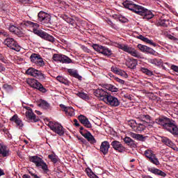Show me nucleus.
Returning <instances> with one entry per match:
<instances>
[{
  "label": "nucleus",
  "mask_w": 178,
  "mask_h": 178,
  "mask_svg": "<svg viewBox=\"0 0 178 178\" xmlns=\"http://www.w3.org/2000/svg\"><path fill=\"white\" fill-rule=\"evenodd\" d=\"M161 141L163 143V144H165L168 147H170V148L173 149L174 151H177V147H176V145L173 143V142H172V140H170V139H169L168 138L161 137Z\"/></svg>",
  "instance_id": "obj_22"
},
{
  "label": "nucleus",
  "mask_w": 178,
  "mask_h": 178,
  "mask_svg": "<svg viewBox=\"0 0 178 178\" xmlns=\"http://www.w3.org/2000/svg\"><path fill=\"white\" fill-rule=\"evenodd\" d=\"M140 118L143 122H146V123H150L151 124L154 123L152 118H151V116H149V115H142Z\"/></svg>",
  "instance_id": "obj_33"
},
{
  "label": "nucleus",
  "mask_w": 178,
  "mask_h": 178,
  "mask_svg": "<svg viewBox=\"0 0 178 178\" xmlns=\"http://www.w3.org/2000/svg\"><path fill=\"white\" fill-rule=\"evenodd\" d=\"M56 80H58V81H59L60 83H62L63 84H66L67 83L66 79H65V78H63L61 76H58L56 77Z\"/></svg>",
  "instance_id": "obj_47"
},
{
  "label": "nucleus",
  "mask_w": 178,
  "mask_h": 178,
  "mask_svg": "<svg viewBox=\"0 0 178 178\" xmlns=\"http://www.w3.org/2000/svg\"><path fill=\"white\" fill-rule=\"evenodd\" d=\"M3 88L7 91H10L11 90H13L12 86L8 84L3 85Z\"/></svg>",
  "instance_id": "obj_49"
},
{
  "label": "nucleus",
  "mask_w": 178,
  "mask_h": 178,
  "mask_svg": "<svg viewBox=\"0 0 178 178\" xmlns=\"http://www.w3.org/2000/svg\"><path fill=\"white\" fill-rule=\"evenodd\" d=\"M38 17L42 24H49L51 23V15L48 13L40 11L38 15Z\"/></svg>",
  "instance_id": "obj_14"
},
{
  "label": "nucleus",
  "mask_w": 178,
  "mask_h": 178,
  "mask_svg": "<svg viewBox=\"0 0 178 178\" xmlns=\"http://www.w3.org/2000/svg\"><path fill=\"white\" fill-rule=\"evenodd\" d=\"M40 54H32L31 55V62H32V63H36L37 60H38V58H40Z\"/></svg>",
  "instance_id": "obj_38"
},
{
  "label": "nucleus",
  "mask_w": 178,
  "mask_h": 178,
  "mask_svg": "<svg viewBox=\"0 0 178 178\" xmlns=\"http://www.w3.org/2000/svg\"><path fill=\"white\" fill-rule=\"evenodd\" d=\"M5 175V172L2 170V169L0 168V176H3Z\"/></svg>",
  "instance_id": "obj_61"
},
{
  "label": "nucleus",
  "mask_w": 178,
  "mask_h": 178,
  "mask_svg": "<svg viewBox=\"0 0 178 178\" xmlns=\"http://www.w3.org/2000/svg\"><path fill=\"white\" fill-rule=\"evenodd\" d=\"M27 84L32 87V88H35L36 90H39L41 92H47V89L44 88L42 84L40 83L37 79H29L26 81Z\"/></svg>",
  "instance_id": "obj_11"
},
{
  "label": "nucleus",
  "mask_w": 178,
  "mask_h": 178,
  "mask_svg": "<svg viewBox=\"0 0 178 178\" xmlns=\"http://www.w3.org/2000/svg\"><path fill=\"white\" fill-rule=\"evenodd\" d=\"M123 6L129 10H132L137 15H140V16H143V19L146 20H150L152 19L155 15L152 13V11L148 10L145 8L135 4L131 1L126 0L122 3Z\"/></svg>",
  "instance_id": "obj_1"
},
{
  "label": "nucleus",
  "mask_w": 178,
  "mask_h": 178,
  "mask_svg": "<svg viewBox=\"0 0 178 178\" xmlns=\"http://www.w3.org/2000/svg\"><path fill=\"white\" fill-rule=\"evenodd\" d=\"M94 95H95V97H97V98H99L100 101H103V102H104L108 95H109V93H108L102 88H98L94 92Z\"/></svg>",
  "instance_id": "obj_16"
},
{
  "label": "nucleus",
  "mask_w": 178,
  "mask_h": 178,
  "mask_svg": "<svg viewBox=\"0 0 178 178\" xmlns=\"http://www.w3.org/2000/svg\"><path fill=\"white\" fill-rule=\"evenodd\" d=\"M145 156L149 159V162L154 163V165H159V160H158V158H156V156L155 155V154H154V152H152V150H145Z\"/></svg>",
  "instance_id": "obj_13"
},
{
  "label": "nucleus",
  "mask_w": 178,
  "mask_h": 178,
  "mask_svg": "<svg viewBox=\"0 0 178 178\" xmlns=\"http://www.w3.org/2000/svg\"><path fill=\"white\" fill-rule=\"evenodd\" d=\"M8 30L11 33H14V34H16L17 35H20V34H22V31H20V29L13 25H10L8 28Z\"/></svg>",
  "instance_id": "obj_30"
},
{
  "label": "nucleus",
  "mask_w": 178,
  "mask_h": 178,
  "mask_svg": "<svg viewBox=\"0 0 178 178\" xmlns=\"http://www.w3.org/2000/svg\"><path fill=\"white\" fill-rule=\"evenodd\" d=\"M113 79H114L115 81H116L121 86H123L124 84V81L123 79H121L117 76H113Z\"/></svg>",
  "instance_id": "obj_46"
},
{
  "label": "nucleus",
  "mask_w": 178,
  "mask_h": 178,
  "mask_svg": "<svg viewBox=\"0 0 178 178\" xmlns=\"http://www.w3.org/2000/svg\"><path fill=\"white\" fill-rule=\"evenodd\" d=\"M23 115H25L27 122H38L40 119L35 116L33 112V109L29 106H24L22 109Z\"/></svg>",
  "instance_id": "obj_6"
},
{
  "label": "nucleus",
  "mask_w": 178,
  "mask_h": 178,
  "mask_svg": "<svg viewBox=\"0 0 178 178\" xmlns=\"http://www.w3.org/2000/svg\"><path fill=\"white\" fill-rule=\"evenodd\" d=\"M111 145L113 148L118 152H124V151H126L124 146H123V145H122V143L118 140L113 141L111 143Z\"/></svg>",
  "instance_id": "obj_20"
},
{
  "label": "nucleus",
  "mask_w": 178,
  "mask_h": 178,
  "mask_svg": "<svg viewBox=\"0 0 178 178\" xmlns=\"http://www.w3.org/2000/svg\"><path fill=\"white\" fill-rule=\"evenodd\" d=\"M104 104L108 105V106H112L116 108V106H119L120 105V102L118 97L113 96L110 94L104 99Z\"/></svg>",
  "instance_id": "obj_12"
},
{
  "label": "nucleus",
  "mask_w": 178,
  "mask_h": 178,
  "mask_svg": "<svg viewBox=\"0 0 178 178\" xmlns=\"http://www.w3.org/2000/svg\"><path fill=\"white\" fill-rule=\"evenodd\" d=\"M10 120L13 122V123H15L17 127H19V129H23V126L24 124H23V121L19 117H17V115H13Z\"/></svg>",
  "instance_id": "obj_23"
},
{
  "label": "nucleus",
  "mask_w": 178,
  "mask_h": 178,
  "mask_svg": "<svg viewBox=\"0 0 178 178\" xmlns=\"http://www.w3.org/2000/svg\"><path fill=\"white\" fill-rule=\"evenodd\" d=\"M155 122L160 126H162L163 129H165L167 131L171 133L174 136H178V127L176 124V122L170 120V119L165 117H161L156 119Z\"/></svg>",
  "instance_id": "obj_2"
},
{
  "label": "nucleus",
  "mask_w": 178,
  "mask_h": 178,
  "mask_svg": "<svg viewBox=\"0 0 178 178\" xmlns=\"http://www.w3.org/2000/svg\"><path fill=\"white\" fill-rule=\"evenodd\" d=\"M29 161L30 162L34 163L36 168L42 169L44 172H48V165H47V163H45V161H44V160H42L40 157H38V156H30Z\"/></svg>",
  "instance_id": "obj_4"
},
{
  "label": "nucleus",
  "mask_w": 178,
  "mask_h": 178,
  "mask_svg": "<svg viewBox=\"0 0 178 178\" xmlns=\"http://www.w3.org/2000/svg\"><path fill=\"white\" fill-rule=\"evenodd\" d=\"M48 158L53 162V163H56V162H58V156H56L55 153L49 154Z\"/></svg>",
  "instance_id": "obj_37"
},
{
  "label": "nucleus",
  "mask_w": 178,
  "mask_h": 178,
  "mask_svg": "<svg viewBox=\"0 0 178 178\" xmlns=\"http://www.w3.org/2000/svg\"><path fill=\"white\" fill-rule=\"evenodd\" d=\"M172 40H174V41H177V38H175V37H172Z\"/></svg>",
  "instance_id": "obj_64"
},
{
  "label": "nucleus",
  "mask_w": 178,
  "mask_h": 178,
  "mask_svg": "<svg viewBox=\"0 0 178 178\" xmlns=\"http://www.w3.org/2000/svg\"><path fill=\"white\" fill-rule=\"evenodd\" d=\"M68 73H70V76H73V77H75V79H78V80L81 81L83 79V77L79 74L77 70H76L69 69Z\"/></svg>",
  "instance_id": "obj_29"
},
{
  "label": "nucleus",
  "mask_w": 178,
  "mask_h": 178,
  "mask_svg": "<svg viewBox=\"0 0 178 178\" xmlns=\"http://www.w3.org/2000/svg\"><path fill=\"white\" fill-rule=\"evenodd\" d=\"M137 65H138V62L134 58H129L126 62V65L129 69H136Z\"/></svg>",
  "instance_id": "obj_26"
},
{
  "label": "nucleus",
  "mask_w": 178,
  "mask_h": 178,
  "mask_svg": "<svg viewBox=\"0 0 178 178\" xmlns=\"http://www.w3.org/2000/svg\"><path fill=\"white\" fill-rule=\"evenodd\" d=\"M138 38L141 40V41L146 42V44H149L150 45H152V47H156V43L154 42L152 40L148 39L147 38L143 36V35L138 36Z\"/></svg>",
  "instance_id": "obj_28"
},
{
  "label": "nucleus",
  "mask_w": 178,
  "mask_h": 178,
  "mask_svg": "<svg viewBox=\"0 0 178 178\" xmlns=\"http://www.w3.org/2000/svg\"><path fill=\"white\" fill-rule=\"evenodd\" d=\"M26 74L28 76H31L32 77H35L40 81H44L45 80V75L42 73V72L33 67H30L26 70Z\"/></svg>",
  "instance_id": "obj_7"
},
{
  "label": "nucleus",
  "mask_w": 178,
  "mask_h": 178,
  "mask_svg": "<svg viewBox=\"0 0 178 178\" xmlns=\"http://www.w3.org/2000/svg\"><path fill=\"white\" fill-rule=\"evenodd\" d=\"M148 170L151 173H153V175H157L158 176H162V177H166V173H165L164 172L158 168H149Z\"/></svg>",
  "instance_id": "obj_27"
},
{
  "label": "nucleus",
  "mask_w": 178,
  "mask_h": 178,
  "mask_svg": "<svg viewBox=\"0 0 178 178\" xmlns=\"http://www.w3.org/2000/svg\"><path fill=\"white\" fill-rule=\"evenodd\" d=\"M58 6L60 8H66V3H65V1H61Z\"/></svg>",
  "instance_id": "obj_55"
},
{
  "label": "nucleus",
  "mask_w": 178,
  "mask_h": 178,
  "mask_svg": "<svg viewBox=\"0 0 178 178\" xmlns=\"http://www.w3.org/2000/svg\"><path fill=\"white\" fill-rule=\"evenodd\" d=\"M49 129L52 130L54 133H56L58 136H63L65 134V129L58 122H49L48 124Z\"/></svg>",
  "instance_id": "obj_8"
},
{
  "label": "nucleus",
  "mask_w": 178,
  "mask_h": 178,
  "mask_svg": "<svg viewBox=\"0 0 178 178\" xmlns=\"http://www.w3.org/2000/svg\"><path fill=\"white\" fill-rule=\"evenodd\" d=\"M35 113H37V115H42L40 111H35Z\"/></svg>",
  "instance_id": "obj_63"
},
{
  "label": "nucleus",
  "mask_w": 178,
  "mask_h": 178,
  "mask_svg": "<svg viewBox=\"0 0 178 178\" xmlns=\"http://www.w3.org/2000/svg\"><path fill=\"white\" fill-rule=\"evenodd\" d=\"M106 89L108 90V91H111V92H118V91H119V89L118 88L111 84L106 86Z\"/></svg>",
  "instance_id": "obj_39"
},
{
  "label": "nucleus",
  "mask_w": 178,
  "mask_h": 178,
  "mask_svg": "<svg viewBox=\"0 0 178 178\" xmlns=\"http://www.w3.org/2000/svg\"><path fill=\"white\" fill-rule=\"evenodd\" d=\"M22 178H31V177H30V175H29L25 174L22 176Z\"/></svg>",
  "instance_id": "obj_59"
},
{
  "label": "nucleus",
  "mask_w": 178,
  "mask_h": 178,
  "mask_svg": "<svg viewBox=\"0 0 178 178\" xmlns=\"http://www.w3.org/2000/svg\"><path fill=\"white\" fill-rule=\"evenodd\" d=\"M171 69L176 73H178V66L177 65H171Z\"/></svg>",
  "instance_id": "obj_50"
},
{
  "label": "nucleus",
  "mask_w": 178,
  "mask_h": 178,
  "mask_svg": "<svg viewBox=\"0 0 178 178\" xmlns=\"http://www.w3.org/2000/svg\"><path fill=\"white\" fill-rule=\"evenodd\" d=\"M60 108L63 109L64 112H65L66 115L68 116H74V109L70 106H66L64 104H60Z\"/></svg>",
  "instance_id": "obj_24"
},
{
  "label": "nucleus",
  "mask_w": 178,
  "mask_h": 178,
  "mask_svg": "<svg viewBox=\"0 0 178 178\" xmlns=\"http://www.w3.org/2000/svg\"><path fill=\"white\" fill-rule=\"evenodd\" d=\"M63 19L65 22H67V23H68L69 24H71V26H76V21H74V19L67 17V16H65V17H63Z\"/></svg>",
  "instance_id": "obj_36"
},
{
  "label": "nucleus",
  "mask_w": 178,
  "mask_h": 178,
  "mask_svg": "<svg viewBox=\"0 0 178 178\" xmlns=\"http://www.w3.org/2000/svg\"><path fill=\"white\" fill-rule=\"evenodd\" d=\"M4 45H6L10 49H13V51H16V52L20 51V45L17 44V42L15 40V39L12 38H7L3 41Z\"/></svg>",
  "instance_id": "obj_10"
},
{
  "label": "nucleus",
  "mask_w": 178,
  "mask_h": 178,
  "mask_svg": "<svg viewBox=\"0 0 178 178\" xmlns=\"http://www.w3.org/2000/svg\"><path fill=\"white\" fill-rule=\"evenodd\" d=\"M117 47L119 49H122L124 52H127L131 55V56H134V58H138V59H141V54L137 51V50L134 49L132 47H130L127 44H118Z\"/></svg>",
  "instance_id": "obj_5"
},
{
  "label": "nucleus",
  "mask_w": 178,
  "mask_h": 178,
  "mask_svg": "<svg viewBox=\"0 0 178 178\" xmlns=\"http://www.w3.org/2000/svg\"><path fill=\"white\" fill-rule=\"evenodd\" d=\"M108 24H109V26H111V27H113V29H116L115 25L113 24V22H112V21L108 20Z\"/></svg>",
  "instance_id": "obj_54"
},
{
  "label": "nucleus",
  "mask_w": 178,
  "mask_h": 178,
  "mask_svg": "<svg viewBox=\"0 0 178 178\" xmlns=\"http://www.w3.org/2000/svg\"><path fill=\"white\" fill-rule=\"evenodd\" d=\"M40 106L44 108V109H48V108H49V104L46 101L42 100L40 102Z\"/></svg>",
  "instance_id": "obj_44"
},
{
  "label": "nucleus",
  "mask_w": 178,
  "mask_h": 178,
  "mask_svg": "<svg viewBox=\"0 0 178 178\" xmlns=\"http://www.w3.org/2000/svg\"><path fill=\"white\" fill-rule=\"evenodd\" d=\"M78 119L79 122L85 126V127H87L88 129H91L92 127V125H91V122L88 120V118L87 117L81 115L78 117Z\"/></svg>",
  "instance_id": "obj_21"
},
{
  "label": "nucleus",
  "mask_w": 178,
  "mask_h": 178,
  "mask_svg": "<svg viewBox=\"0 0 178 178\" xmlns=\"http://www.w3.org/2000/svg\"><path fill=\"white\" fill-rule=\"evenodd\" d=\"M124 97L127 98V99H129V101H131L133 99V96L131 95H125Z\"/></svg>",
  "instance_id": "obj_57"
},
{
  "label": "nucleus",
  "mask_w": 178,
  "mask_h": 178,
  "mask_svg": "<svg viewBox=\"0 0 178 178\" xmlns=\"http://www.w3.org/2000/svg\"><path fill=\"white\" fill-rule=\"evenodd\" d=\"M111 145H109V142L108 141H104L102 143V145L100 146V151L104 154V155H106V153L109 152V148Z\"/></svg>",
  "instance_id": "obj_25"
},
{
  "label": "nucleus",
  "mask_w": 178,
  "mask_h": 178,
  "mask_svg": "<svg viewBox=\"0 0 178 178\" xmlns=\"http://www.w3.org/2000/svg\"><path fill=\"white\" fill-rule=\"evenodd\" d=\"M117 74H118V76L124 77V79H127L129 77V74H127V72L122 70H119Z\"/></svg>",
  "instance_id": "obj_43"
},
{
  "label": "nucleus",
  "mask_w": 178,
  "mask_h": 178,
  "mask_svg": "<svg viewBox=\"0 0 178 178\" xmlns=\"http://www.w3.org/2000/svg\"><path fill=\"white\" fill-rule=\"evenodd\" d=\"M119 70H120V69L118 68L117 67H111V72H113L115 74H118Z\"/></svg>",
  "instance_id": "obj_48"
},
{
  "label": "nucleus",
  "mask_w": 178,
  "mask_h": 178,
  "mask_svg": "<svg viewBox=\"0 0 178 178\" xmlns=\"http://www.w3.org/2000/svg\"><path fill=\"white\" fill-rule=\"evenodd\" d=\"M62 58V54H54L53 59L56 62H60V59Z\"/></svg>",
  "instance_id": "obj_45"
},
{
  "label": "nucleus",
  "mask_w": 178,
  "mask_h": 178,
  "mask_svg": "<svg viewBox=\"0 0 178 178\" xmlns=\"http://www.w3.org/2000/svg\"><path fill=\"white\" fill-rule=\"evenodd\" d=\"M74 122L75 123V126H76V127L80 126V124H79V122L77 121V120H74Z\"/></svg>",
  "instance_id": "obj_60"
},
{
  "label": "nucleus",
  "mask_w": 178,
  "mask_h": 178,
  "mask_svg": "<svg viewBox=\"0 0 178 178\" xmlns=\"http://www.w3.org/2000/svg\"><path fill=\"white\" fill-rule=\"evenodd\" d=\"M124 142L128 145H132V144H134V141H133V139H131L130 137H125L124 138Z\"/></svg>",
  "instance_id": "obj_42"
},
{
  "label": "nucleus",
  "mask_w": 178,
  "mask_h": 178,
  "mask_svg": "<svg viewBox=\"0 0 178 178\" xmlns=\"http://www.w3.org/2000/svg\"><path fill=\"white\" fill-rule=\"evenodd\" d=\"M133 137L134 138H136V140H141L143 138V136L140 134H134Z\"/></svg>",
  "instance_id": "obj_51"
},
{
  "label": "nucleus",
  "mask_w": 178,
  "mask_h": 178,
  "mask_svg": "<svg viewBox=\"0 0 178 178\" xmlns=\"http://www.w3.org/2000/svg\"><path fill=\"white\" fill-rule=\"evenodd\" d=\"M119 20L122 23H126V22H127V19H126L125 17H120Z\"/></svg>",
  "instance_id": "obj_56"
},
{
  "label": "nucleus",
  "mask_w": 178,
  "mask_h": 178,
  "mask_svg": "<svg viewBox=\"0 0 178 178\" xmlns=\"http://www.w3.org/2000/svg\"><path fill=\"white\" fill-rule=\"evenodd\" d=\"M78 139L79 140V141H81V143H83V144H85L86 143V139L83 138H78Z\"/></svg>",
  "instance_id": "obj_58"
},
{
  "label": "nucleus",
  "mask_w": 178,
  "mask_h": 178,
  "mask_svg": "<svg viewBox=\"0 0 178 178\" xmlns=\"http://www.w3.org/2000/svg\"><path fill=\"white\" fill-rule=\"evenodd\" d=\"M92 48L93 49H95V51H96V52H99L104 56L109 57L111 56V55H113L112 50L106 47L95 44L92 45Z\"/></svg>",
  "instance_id": "obj_9"
},
{
  "label": "nucleus",
  "mask_w": 178,
  "mask_h": 178,
  "mask_svg": "<svg viewBox=\"0 0 178 178\" xmlns=\"http://www.w3.org/2000/svg\"><path fill=\"white\" fill-rule=\"evenodd\" d=\"M84 51L85 52H90V49H88V48H87V47H84Z\"/></svg>",
  "instance_id": "obj_62"
},
{
  "label": "nucleus",
  "mask_w": 178,
  "mask_h": 178,
  "mask_svg": "<svg viewBox=\"0 0 178 178\" xmlns=\"http://www.w3.org/2000/svg\"><path fill=\"white\" fill-rule=\"evenodd\" d=\"M0 60L3 62V63H6V58H5L2 54H0Z\"/></svg>",
  "instance_id": "obj_52"
},
{
  "label": "nucleus",
  "mask_w": 178,
  "mask_h": 178,
  "mask_svg": "<svg viewBox=\"0 0 178 178\" xmlns=\"http://www.w3.org/2000/svg\"><path fill=\"white\" fill-rule=\"evenodd\" d=\"M148 62L152 65H154V66H162V60L158 58H150Z\"/></svg>",
  "instance_id": "obj_31"
},
{
  "label": "nucleus",
  "mask_w": 178,
  "mask_h": 178,
  "mask_svg": "<svg viewBox=\"0 0 178 178\" xmlns=\"http://www.w3.org/2000/svg\"><path fill=\"white\" fill-rule=\"evenodd\" d=\"M10 155V149L3 143H0V156L3 158H8Z\"/></svg>",
  "instance_id": "obj_18"
},
{
  "label": "nucleus",
  "mask_w": 178,
  "mask_h": 178,
  "mask_svg": "<svg viewBox=\"0 0 178 178\" xmlns=\"http://www.w3.org/2000/svg\"><path fill=\"white\" fill-rule=\"evenodd\" d=\"M77 97L81 98V99H84L85 101H88L90 99V97L87 93H84V92H78L76 93Z\"/></svg>",
  "instance_id": "obj_34"
},
{
  "label": "nucleus",
  "mask_w": 178,
  "mask_h": 178,
  "mask_svg": "<svg viewBox=\"0 0 178 178\" xmlns=\"http://www.w3.org/2000/svg\"><path fill=\"white\" fill-rule=\"evenodd\" d=\"M140 70L143 73H145V74H147V76H154V72L145 67H142Z\"/></svg>",
  "instance_id": "obj_41"
},
{
  "label": "nucleus",
  "mask_w": 178,
  "mask_h": 178,
  "mask_svg": "<svg viewBox=\"0 0 178 178\" xmlns=\"http://www.w3.org/2000/svg\"><path fill=\"white\" fill-rule=\"evenodd\" d=\"M35 65H37V66H40V67L45 66V63L44 62V59L41 58V56H40L36 63H35Z\"/></svg>",
  "instance_id": "obj_40"
},
{
  "label": "nucleus",
  "mask_w": 178,
  "mask_h": 178,
  "mask_svg": "<svg viewBox=\"0 0 178 178\" xmlns=\"http://www.w3.org/2000/svg\"><path fill=\"white\" fill-rule=\"evenodd\" d=\"M129 126L133 129L134 131H144L145 130V125L141 123H137L136 120H131L129 122Z\"/></svg>",
  "instance_id": "obj_15"
},
{
  "label": "nucleus",
  "mask_w": 178,
  "mask_h": 178,
  "mask_svg": "<svg viewBox=\"0 0 178 178\" xmlns=\"http://www.w3.org/2000/svg\"><path fill=\"white\" fill-rule=\"evenodd\" d=\"M81 136L84 137V138H86L90 144H95L97 143V140H95V138H94V136L91 134V133L88 131H80Z\"/></svg>",
  "instance_id": "obj_19"
},
{
  "label": "nucleus",
  "mask_w": 178,
  "mask_h": 178,
  "mask_svg": "<svg viewBox=\"0 0 178 178\" xmlns=\"http://www.w3.org/2000/svg\"><path fill=\"white\" fill-rule=\"evenodd\" d=\"M24 26L26 27H30L32 29L33 32L40 38H43V40H46V41H49V42H55V38L54 36L48 34L47 32L44 31L38 30V27L40 25L37 23L32 22L31 21H26L24 22Z\"/></svg>",
  "instance_id": "obj_3"
},
{
  "label": "nucleus",
  "mask_w": 178,
  "mask_h": 178,
  "mask_svg": "<svg viewBox=\"0 0 178 178\" xmlns=\"http://www.w3.org/2000/svg\"><path fill=\"white\" fill-rule=\"evenodd\" d=\"M138 48L140 49V51H141V52H144L145 54H149L150 55H154L156 56V51L152 48L148 47V46L139 44H138Z\"/></svg>",
  "instance_id": "obj_17"
},
{
  "label": "nucleus",
  "mask_w": 178,
  "mask_h": 178,
  "mask_svg": "<svg viewBox=\"0 0 178 178\" xmlns=\"http://www.w3.org/2000/svg\"><path fill=\"white\" fill-rule=\"evenodd\" d=\"M5 70H6V68L3 67V65L0 63V72L2 73V72H5Z\"/></svg>",
  "instance_id": "obj_53"
},
{
  "label": "nucleus",
  "mask_w": 178,
  "mask_h": 178,
  "mask_svg": "<svg viewBox=\"0 0 178 178\" xmlns=\"http://www.w3.org/2000/svg\"><path fill=\"white\" fill-rule=\"evenodd\" d=\"M60 63H72L73 62L70 58L67 56L61 54V58L60 60Z\"/></svg>",
  "instance_id": "obj_35"
},
{
  "label": "nucleus",
  "mask_w": 178,
  "mask_h": 178,
  "mask_svg": "<svg viewBox=\"0 0 178 178\" xmlns=\"http://www.w3.org/2000/svg\"><path fill=\"white\" fill-rule=\"evenodd\" d=\"M157 26L168 27L169 26V20L161 18L157 21Z\"/></svg>",
  "instance_id": "obj_32"
}]
</instances>
